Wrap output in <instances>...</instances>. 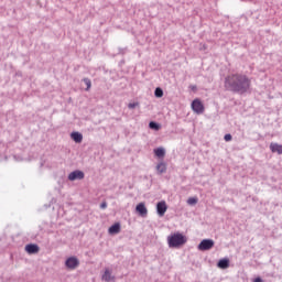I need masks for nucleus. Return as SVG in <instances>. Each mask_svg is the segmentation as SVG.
<instances>
[{"label":"nucleus","mask_w":282,"mask_h":282,"mask_svg":"<svg viewBox=\"0 0 282 282\" xmlns=\"http://www.w3.org/2000/svg\"><path fill=\"white\" fill-rule=\"evenodd\" d=\"M187 204H189V206L197 204V198H188Z\"/></svg>","instance_id":"20"},{"label":"nucleus","mask_w":282,"mask_h":282,"mask_svg":"<svg viewBox=\"0 0 282 282\" xmlns=\"http://www.w3.org/2000/svg\"><path fill=\"white\" fill-rule=\"evenodd\" d=\"M270 150L272 153H278V155H282V145L279 143L272 142L270 144Z\"/></svg>","instance_id":"10"},{"label":"nucleus","mask_w":282,"mask_h":282,"mask_svg":"<svg viewBox=\"0 0 282 282\" xmlns=\"http://www.w3.org/2000/svg\"><path fill=\"white\" fill-rule=\"evenodd\" d=\"M25 250L28 254H36L39 252V245H26Z\"/></svg>","instance_id":"11"},{"label":"nucleus","mask_w":282,"mask_h":282,"mask_svg":"<svg viewBox=\"0 0 282 282\" xmlns=\"http://www.w3.org/2000/svg\"><path fill=\"white\" fill-rule=\"evenodd\" d=\"M167 243L170 248H180L186 243V238L184 235L176 232L167 237Z\"/></svg>","instance_id":"2"},{"label":"nucleus","mask_w":282,"mask_h":282,"mask_svg":"<svg viewBox=\"0 0 282 282\" xmlns=\"http://www.w3.org/2000/svg\"><path fill=\"white\" fill-rule=\"evenodd\" d=\"M150 129H153L154 131H160V123L155 122V121H151L149 123Z\"/></svg>","instance_id":"17"},{"label":"nucleus","mask_w":282,"mask_h":282,"mask_svg":"<svg viewBox=\"0 0 282 282\" xmlns=\"http://www.w3.org/2000/svg\"><path fill=\"white\" fill-rule=\"evenodd\" d=\"M65 265L68 270H76L78 265H80V261L76 257H70L66 259Z\"/></svg>","instance_id":"4"},{"label":"nucleus","mask_w":282,"mask_h":282,"mask_svg":"<svg viewBox=\"0 0 282 282\" xmlns=\"http://www.w3.org/2000/svg\"><path fill=\"white\" fill-rule=\"evenodd\" d=\"M135 210L141 217H147V215H149V210L147 209L144 203H139L135 207Z\"/></svg>","instance_id":"9"},{"label":"nucleus","mask_w":282,"mask_h":282,"mask_svg":"<svg viewBox=\"0 0 282 282\" xmlns=\"http://www.w3.org/2000/svg\"><path fill=\"white\" fill-rule=\"evenodd\" d=\"M101 281L105 282H115L116 281V275H113L111 269L106 268L102 275H101Z\"/></svg>","instance_id":"7"},{"label":"nucleus","mask_w":282,"mask_h":282,"mask_svg":"<svg viewBox=\"0 0 282 282\" xmlns=\"http://www.w3.org/2000/svg\"><path fill=\"white\" fill-rule=\"evenodd\" d=\"M166 202L162 200L156 204V213L159 217H164L167 210Z\"/></svg>","instance_id":"8"},{"label":"nucleus","mask_w":282,"mask_h":282,"mask_svg":"<svg viewBox=\"0 0 282 282\" xmlns=\"http://www.w3.org/2000/svg\"><path fill=\"white\" fill-rule=\"evenodd\" d=\"M215 246V241L213 239H204L198 245V250L206 251L210 250Z\"/></svg>","instance_id":"5"},{"label":"nucleus","mask_w":282,"mask_h":282,"mask_svg":"<svg viewBox=\"0 0 282 282\" xmlns=\"http://www.w3.org/2000/svg\"><path fill=\"white\" fill-rule=\"evenodd\" d=\"M69 182H76V180H85V173L80 170L73 171L68 174Z\"/></svg>","instance_id":"6"},{"label":"nucleus","mask_w":282,"mask_h":282,"mask_svg":"<svg viewBox=\"0 0 282 282\" xmlns=\"http://www.w3.org/2000/svg\"><path fill=\"white\" fill-rule=\"evenodd\" d=\"M109 235H118L120 232V223H116L108 229Z\"/></svg>","instance_id":"12"},{"label":"nucleus","mask_w":282,"mask_h":282,"mask_svg":"<svg viewBox=\"0 0 282 282\" xmlns=\"http://www.w3.org/2000/svg\"><path fill=\"white\" fill-rule=\"evenodd\" d=\"M128 107L130 109H135L138 107V102H132V104H129Z\"/></svg>","instance_id":"22"},{"label":"nucleus","mask_w":282,"mask_h":282,"mask_svg":"<svg viewBox=\"0 0 282 282\" xmlns=\"http://www.w3.org/2000/svg\"><path fill=\"white\" fill-rule=\"evenodd\" d=\"M156 171H158L159 175H162V173H166V163L160 162L156 165Z\"/></svg>","instance_id":"15"},{"label":"nucleus","mask_w":282,"mask_h":282,"mask_svg":"<svg viewBox=\"0 0 282 282\" xmlns=\"http://www.w3.org/2000/svg\"><path fill=\"white\" fill-rule=\"evenodd\" d=\"M154 96L156 98H162V96H164V90H162V88H155Z\"/></svg>","instance_id":"18"},{"label":"nucleus","mask_w":282,"mask_h":282,"mask_svg":"<svg viewBox=\"0 0 282 282\" xmlns=\"http://www.w3.org/2000/svg\"><path fill=\"white\" fill-rule=\"evenodd\" d=\"M154 154L156 158H164V155H166V150L164 148H156L154 149Z\"/></svg>","instance_id":"16"},{"label":"nucleus","mask_w":282,"mask_h":282,"mask_svg":"<svg viewBox=\"0 0 282 282\" xmlns=\"http://www.w3.org/2000/svg\"><path fill=\"white\" fill-rule=\"evenodd\" d=\"M225 87L228 91L247 94L250 90V78L243 74H231L226 77Z\"/></svg>","instance_id":"1"},{"label":"nucleus","mask_w":282,"mask_h":282,"mask_svg":"<svg viewBox=\"0 0 282 282\" xmlns=\"http://www.w3.org/2000/svg\"><path fill=\"white\" fill-rule=\"evenodd\" d=\"M100 208H101L102 210H105V208H107V202L101 203V204H100Z\"/></svg>","instance_id":"23"},{"label":"nucleus","mask_w":282,"mask_h":282,"mask_svg":"<svg viewBox=\"0 0 282 282\" xmlns=\"http://www.w3.org/2000/svg\"><path fill=\"white\" fill-rule=\"evenodd\" d=\"M72 140H74V142H76L77 144H80V142H83V134L80 132H73L70 134Z\"/></svg>","instance_id":"13"},{"label":"nucleus","mask_w":282,"mask_h":282,"mask_svg":"<svg viewBox=\"0 0 282 282\" xmlns=\"http://www.w3.org/2000/svg\"><path fill=\"white\" fill-rule=\"evenodd\" d=\"M253 282H263V280L261 278H256Z\"/></svg>","instance_id":"24"},{"label":"nucleus","mask_w":282,"mask_h":282,"mask_svg":"<svg viewBox=\"0 0 282 282\" xmlns=\"http://www.w3.org/2000/svg\"><path fill=\"white\" fill-rule=\"evenodd\" d=\"M84 83L86 85V90L89 91L91 89V80L89 78H84Z\"/></svg>","instance_id":"19"},{"label":"nucleus","mask_w":282,"mask_h":282,"mask_svg":"<svg viewBox=\"0 0 282 282\" xmlns=\"http://www.w3.org/2000/svg\"><path fill=\"white\" fill-rule=\"evenodd\" d=\"M229 267H230V260L221 259L218 261V268H220L221 270H226Z\"/></svg>","instance_id":"14"},{"label":"nucleus","mask_w":282,"mask_h":282,"mask_svg":"<svg viewBox=\"0 0 282 282\" xmlns=\"http://www.w3.org/2000/svg\"><path fill=\"white\" fill-rule=\"evenodd\" d=\"M224 140L226 142H230V140H232V135L231 134H225Z\"/></svg>","instance_id":"21"},{"label":"nucleus","mask_w":282,"mask_h":282,"mask_svg":"<svg viewBox=\"0 0 282 282\" xmlns=\"http://www.w3.org/2000/svg\"><path fill=\"white\" fill-rule=\"evenodd\" d=\"M192 110L194 111V113H197L198 116H202V113H204V104L202 102V100L199 99H194L192 101Z\"/></svg>","instance_id":"3"}]
</instances>
